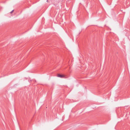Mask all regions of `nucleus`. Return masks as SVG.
<instances>
[{
  "label": "nucleus",
  "instance_id": "1",
  "mask_svg": "<svg viewBox=\"0 0 130 130\" xmlns=\"http://www.w3.org/2000/svg\"><path fill=\"white\" fill-rule=\"evenodd\" d=\"M58 77L60 78H63L64 77V76L62 75H61L58 74L57 75Z\"/></svg>",
  "mask_w": 130,
  "mask_h": 130
},
{
  "label": "nucleus",
  "instance_id": "2",
  "mask_svg": "<svg viewBox=\"0 0 130 130\" xmlns=\"http://www.w3.org/2000/svg\"><path fill=\"white\" fill-rule=\"evenodd\" d=\"M14 11V10H12L10 12V13H12V12H13V11Z\"/></svg>",
  "mask_w": 130,
  "mask_h": 130
}]
</instances>
